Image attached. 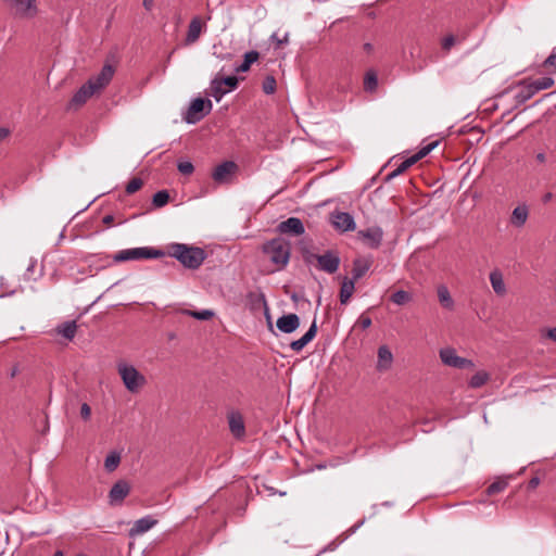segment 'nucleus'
I'll use <instances>...</instances> for the list:
<instances>
[{
  "instance_id": "obj_5",
  "label": "nucleus",
  "mask_w": 556,
  "mask_h": 556,
  "mask_svg": "<svg viewBox=\"0 0 556 556\" xmlns=\"http://www.w3.org/2000/svg\"><path fill=\"white\" fill-rule=\"evenodd\" d=\"M14 15L21 20H33L39 14L37 0H5Z\"/></svg>"
},
{
  "instance_id": "obj_11",
  "label": "nucleus",
  "mask_w": 556,
  "mask_h": 556,
  "mask_svg": "<svg viewBox=\"0 0 556 556\" xmlns=\"http://www.w3.org/2000/svg\"><path fill=\"white\" fill-rule=\"evenodd\" d=\"M237 169V164L232 161H226L215 167L212 177L218 184H226Z\"/></svg>"
},
{
  "instance_id": "obj_51",
  "label": "nucleus",
  "mask_w": 556,
  "mask_h": 556,
  "mask_svg": "<svg viewBox=\"0 0 556 556\" xmlns=\"http://www.w3.org/2000/svg\"><path fill=\"white\" fill-rule=\"evenodd\" d=\"M142 5L147 11H152L154 8V0H143Z\"/></svg>"
},
{
  "instance_id": "obj_2",
  "label": "nucleus",
  "mask_w": 556,
  "mask_h": 556,
  "mask_svg": "<svg viewBox=\"0 0 556 556\" xmlns=\"http://www.w3.org/2000/svg\"><path fill=\"white\" fill-rule=\"evenodd\" d=\"M262 251L268 256L277 269H282L289 263L291 244L286 239L278 237L265 242L262 247Z\"/></svg>"
},
{
  "instance_id": "obj_12",
  "label": "nucleus",
  "mask_w": 556,
  "mask_h": 556,
  "mask_svg": "<svg viewBox=\"0 0 556 556\" xmlns=\"http://www.w3.org/2000/svg\"><path fill=\"white\" fill-rule=\"evenodd\" d=\"M277 230L280 233L292 236H301L305 232L304 225L298 217H289L288 219L281 222L277 226Z\"/></svg>"
},
{
  "instance_id": "obj_44",
  "label": "nucleus",
  "mask_w": 556,
  "mask_h": 556,
  "mask_svg": "<svg viewBox=\"0 0 556 556\" xmlns=\"http://www.w3.org/2000/svg\"><path fill=\"white\" fill-rule=\"evenodd\" d=\"M506 485L507 483L505 481H495L488 486V493L491 495L500 493L506 488Z\"/></svg>"
},
{
  "instance_id": "obj_4",
  "label": "nucleus",
  "mask_w": 556,
  "mask_h": 556,
  "mask_svg": "<svg viewBox=\"0 0 556 556\" xmlns=\"http://www.w3.org/2000/svg\"><path fill=\"white\" fill-rule=\"evenodd\" d=\"M165 256L164 251L149 247L131 248L121 250L113 255V261L116 263L148 260V258H160Z\"/></svg>"
},
{
  "instance_id": "obj_54",
  "label": "nucleus",
  "mask_w": 556,
  "mask_h": 556,
  "mask_svg": "<svg viewBox=\"0 0 556 556\" xmlns=\"http://www.w3.org/2000/svg\"><path fill=\"white\" fill-rule=\"evenodd\" d=\"M103 224H105L106 226H111L114 222V217L113 215H105L102 219Z\"/></svg>"
},
{
  "instance_id": "obj_33",
  "label": "nucleus",
  "mask_w": 556,
  "mask_h": 556,
  "mask_svg": "<svg viewBox=\"0 0 556 556\" xmlns=\"http://www.w3.org/2000/svg\"><path fill=\"white\" fill-rule=\"evenodd\" d=\"M415 163H417V160L414 157V155L407 157L393 172H391L388 175V179L394 178V177L403 174L405 170H407Z\"/></svg>"
},
{
  "instance_id": "obj_50",
  "label": "nucleus",
  "mask_w": 556,
  "mask_h": 556,
  "mask_svg": "<svg viewBox=\"0 0 556 556\" xmlns=\"http://www.w3.org/2000/svg\"><path fill=\"white\" fill-rule=\"evenodd\" d=\"M545 336L556 342V327L547 329Z\"/></svg>"
},
{
  "instance_id": "obj_10",
  "label": "nucleus",
  "mask_w": 556,
  "mask_h": 556,
  "mask_svg": "<svg viewBox=\"0 0 556 556\" xmlns=\"http://www.w3.org/2000/svg\"><path fill=\"white\" fill-rule=\"evenodd\" d=\"M331 224L337 230L341 232L353 231L356 228L353 216L346 212L332 213Z\"/></svg>"
},
{
  "instance_id": "obj_25",
  "label": "nucleus",
  "mask_w": 556,
  "mask_h": 556,
  "mask_svg": "<svg viewBox=\"0 0 556 556\" xmlns=\"http://www.w3.org/2000/svg\"><path fill=\"white\" fill-rule=\"evenodd\" d=\"M355 290V281L353 279L344 278L340 289V302L346 304Z\"/></svg>"
},
{
  "instance_id": "obj_15",
  "label": "nucleus",
  "mask_w": 556,
  "mask_h": 556,
  "mask_svg": "<svg viewBox=\"0 0 556 556\" xmlns=\"http://www.w3.org/2000/svg\"><path fill=\"white\" fill-rule=\"evenodd\" d=\"M227 418L231 434L237 439L244 438L245 425L242 415L239 412H230Z\"/></svg>"
},
{
  "instance_id": "obj_41",
  "label": "nucleus",
  "mask_w": 556,
  "mask_h": 556,
  "mask_svg": "<svg viewBox=\"0 0 556 556\" xmlns=\"http://www.w3.org/2000/svg\"><path fill=\"white\" fill-rule=\"evenodd\" d=\"M222 85H224L229 91L233 90L238 86V78L236 76H227L225 78H219Z\"/></svg>"
},
{
  "instance_id": "obj_24",
  "label": "nucleus",
  "mask_w": 556,
  "mask_h": 556,
  "mask_svg": "<svg viewBox=\"0 0 556 556\" xmlns=\"http://www.w3.org/2000/svg\"><path fill=\"white\" fill-rule=\"evenodd\" d=\"M371 262L367 258H356L353 263V280L356 281L361 279L370 268Z\"/></svg>"
},
{
  "instance_id": "obj_39",
  "label": "nucleus",
  "mask_w": 556,
  "mask_h": 556,
  "mask_svg": "<svg viewBox=\"0 0 556 556\" xmlns=\"http://www.w3.org/2000/svg\"><path fill=\"white\" fill-rule=\"evenodd\" d=\"M143 185V181L138 178V177H135L132 178L126 186V192L128 194H132L135 193L136 191H138Z\"/></svg>"
},
{
  "instance_id": "obj_56",
  "label": "nucleus",
  "mask_w": 556,
  "mask_h": 556,
  "mask_svg": "<svg viewBox=\"0 0 556 556\" xmlns=\"http://www.w3.org/2000/svg\"><path fill=\"white\" fill-rule=\"evenodd\" d=\"M553 199V194L551 192H547L543 195V203H548Z\"/></svg>"
},
{
  "instance_id": "obj_31",
  "label": "nucleus",
  "mask_w": 556,
  "mask_h": 556,
  "mask_svg": "<svg viewBox=\"0 0 556 556\" xmlns=\"http://www.w3.org/2000/svg\"><path fill=\"white\" fill-rule=\"evenodd\" d=\"M76 330H77V325L74 320L65 321L58 327V333H60L67 340H72L75 337Z\"/></svg>"
},
{
  "instance_id": "obj_46",
  "label": "nucleus",
  "mask_w": 556,
  "mask_h": 556,
  "mask_svg": "<svg viewBox=\"0 0 556 556\" xmlns=\"http://www.w3.org/2000/svg\"><path fill=\"white\" fill-rule=\"evenodd\" d=\"M456 43V38L455 36L453 35H448L446 37L443 38L442 40V48L445 50V51H448L451 50V48Z\"/></svg>"
},
{
  "instance_id": "obj_21",
  "label": "nucleus",
  "mask_w": 556,
  "mask_h": 556,
  "mask_svg": "<svg viewBox=\"0 0 556 556\" xmlns=\"http://www.w3.org/2000/svg\"><path fill=\"white\" fill-rule=\"evenodd\" d=\"M156 523V519L151 516H146L134 523L132 528L129 530V534L130 536L142 534L152 529Z\"/></svg>"
},
{
  "instance_id": "obj_23",
  "label": "nucleus",
  "mask_w": 556,
  "mask_h": 556,
  "mask_svg": "<svg viewBox=\"0 0 556 556\" xmlns=\"http://www.w3.org/2000/svg\"><path fill=\"white\" fill-rule=\"evenodd\" d=\"M490 282L497 295L503 296L506 294V286L501 270L494 269L490 273Z\"/></svg>"
},
{
  "instance_id": "obj_35",
  "label": "nucleus",
  "mask_w": 556,
  "mask_h": 556,
  "mask_svg": "<svg viewBox=\"0 0 556 556\" xmlns=\"http://www.w3.org/2000/svg\"><path fill=\"white\" fill-rule=\"evenodd\" d=\"M121 463V455L117 452H111L104 460V468L106 471H114Z\"/></svg>"
},
{
  "instance_id": "obj_59",
  "label": "nucleus",
  "mask_w": 556,
  "mask_h": 556,
  "mask_svg": "<svg viewBox=\"0 0 556 556\" xmlns=\"http://www.w3.org/2000/svg\"><path fill=\"white\" fill-rule=\"evenodd\" d=\"M77 556H85V555H77Z\"/></svg>"
},
{
  "instance_id": "obj_18",
  "label": "nucleus",
  "mask_w": 556,
  "mask_h": 556,
  "mask_svg": "<svg viewBox=\"0 0 556 556\" xmlns=\"http://www.w3.org/2000/svg\"><path fill=\"white\" fill-rule=\"evenodd\" d=\"M98 94L91 85L86 83L83 85L71 100V105L78 108L85 104L92 96Z\"/></svg>"
},
{
  "instance_id": "obj_16",
  "label": "nucleus",
  "mask_w": 556,
  "mask_h": 556,
  "mask_svg": "<svg viewBox=\"0 0 556 556\" xmlns=\"http://www.w3.org/2000/svg\"><path fill=\"white\" fill-rule=\"evenodd\" d=\"M277 328L283 333H292L300 326V318L296 314L282 315L277 319Z\"/></svg>"
},
{
  "instance_id": "obj_58",
  "label": "nucleus",
  "mask_w": 556,
  "mask_h": 556,
  "mask_svg": "<svg viewBox=\"0 0 556 556\" xmlns=\"http://www.w3.org/2000/svg\"><path fill=\"white\" fill-rule=\"evenodd\" d=\"M53 556H64L62 551H56Z\"/></svg>"
},
{
  "instance_id": "obj_48",
  "label": "nucleus",
  "mask_w": 556,
  "mask_h": 556,
  "mask_svg": "<svg viewBox=\"0 0 556 556\" xmlns=\"http://www.w3.org/2000/svg\"><path fill=\"white\" fill-rule=\"evenodd\" d=\"M357 324L363 328V329H367L371 326V318L368 317V316H365V315H361L358 320H357Z\"/></svg>"
},
{
  "instance_id": "obj_1",
  "label": "nucleus",
  "mask_w": 556,
  "mask_h": 556,
  "mask_svg": "<svg viewBox=\"0 0 556 556\" xmlns=\"http://www.w3.org/2000/svg\"><path fill=\"white\" fill-rule=\"evenodd\" d=\"M164 253L176 258L184 267L189 269L199 268L206 258L203 249L185 243H170L166 247Z\"/></svg>"
},
{
  "instance_id": "obj_3",
  "label": "nucleus",
  "mask_w": 556,
  "mask_h": 556,
  "mask_svg": "<svg viewBox=\"0 0 556 556\" xmlns=\"http://www.w3.org/2000/svg\"><path fill=\"white\" fill-rule=\"evenodd\" d=\"M116 369L125 389L132 394L139 393L148 383L146 376L125 361L118 362Z\"/></svg>"
},
{
  "instance_id": "obj_40",
  "label": "nucleus",
  "mask_w": 556,
  "mask_h": 556,
  "mask_svg": "<svg viewBox=\"0 0 556 556\" xmlns=\"http://www.w3.org/2000/svg\"><path fill=\"white\" fill-rule=\"evenodd\" d=\"M263 90L266 94H271L276 90V80L273 76H267L263 83Z\"/></svg>"
},
{
  "instance_id": "obj_26",
  "label": "nucleus",
  "mask_w": 556,
  "mask_h": 556,
  "mask_svg": "<svg viewBox=\"0 0 556 556\" xmlns=\"http://www.w3.org/2000/svg\"><path fill=\"white\" fill-rule=\"evenodd\" d=\"M438 299L440 304L447 309H452L454 306V301L451 296V293L446 286L440 285L437 289Z\"/></svg>"
},
{
  "instance_id": "obj_55",
  "label": "nucleus",
  "mask_w": 556,
  "mask_h": 556,
  "mask_svg": "<svg viewBox=\"0 0 556 556\" xmlns=\"http://www.w3.org/2000/svg\"><path fill=\"white\" fill-rule=\"evenodd\" d=\"M363 49L366 53H371L374 50V46L370 42H366L363 45Z\"/></svg>"
},
{
  "instance_id": "obj_32",
  "label": "nucleus",
  "mask_w": 556,
  "mask_h": 556,
  "mask_svg": "<svg viewBox=\"0 0 556 556\" xmlns=\"http://www.w3.org/2000/svg\"><path fill=\"white\" fill-rule=\"evenodd\" d=\"M534 93L551 88L554 85L552 77H542L529 83Z\"/></svg>"
},
{
  "instance_id": "obj_19",
  "label": "nucleus",
  "mask_w": 556,
  "mask_h": 556,
  "mask_svg": "<svg viewBox=\"0 0 556 556\" xmlns=\"http://www.w3.org/2000/svg\"><path fill=\"white\" fill-rule=\"evenodd\" d=\"M316 333L317 325L316 321L314 320L308 330L300 339L291 342L290 348L294 352L302 351L316 337Z\"/></svg>"
},
{
  "instance_id": "obj_17",
  "label": "nucleus",
  "mask_w": 556,
  "mask_h": 556,
  "mask_svg": "<svg viewBox=\"0 0 556 556\" xmlns=\"http://www.w3.org/2000/svg\"><path fill=\"white\" fill-rule=\"evenodd\" d=\"M319 268L328 274H333L338 270L340 258L332 252H327L317 256Z\"/></svg>"
},
{
  "instance_id": "obj_22",
  "label": "nucleus",
  "mask_w": 556,
  "mask_h": 556,
  "mask_svg": "<svg viewBox=\"0 0 556 556\" xmlns=\"http://www.w3.org/2000/svg\"><path fill=\"white\" fill-rule=\"evenodd\" d=\"M204 27V23L200 20V17H193L189 24L187 36H186V45H192L198 41L202 30Z\"/></svg>"
},
{
  "instance_id": "obj_20",
  "label": "nucleus",
  "mask_w": 556,
  "mask_h": 556,
  "mask_svg": "<svg viewBox=\"0 0 556 556\" xmlns=\"http://www.w3.org/2000/svg\"><path fill=\"white\" fill-rule=\"evenodd\" d=\"M378 361H377V369L379 371H386L391 368L393 363V354L391 350L387 345H381L378 349Z\"/></svg>"
},
{
  "instance_id": "obj_42",
  "label": "nucleus",
  "mask_w": 556,
  "mask_h": 556,
  "mask_svg": "<svg viewBox=\"0 0 556 556\" xmlns=\"http://www.w3.org/2000/svg\"><path fill=\"white\" fill-rule=\"evenodd\" d=\"M437 144H438V142H433V143H429L426 147H422L417 153L414 154V157L418 162L419 160H421L422 157L428 155L435 148Z\"/></svg>"
},
{
  "instance_id": "obj_49",
  "label": "nucleus",
  "mask_w": 556,
  "mask_h": 556,
  "mask_svg": "<svg viewBox=\"0 0 556 556\" xmlns=\"http://www.w3.org/2000/svg\"><path fill=\"white\" fill-rule=\"evenodd\" d=\"M270 39H271L273 41H275V42H276V45H277V48H279L281 45H283V43H287V42H288V34H286V35L283 36V38H282V39H281V38H279V37L277 36V34H273V35H271V37H270Z\"/></svg>"
},
{
  "instance_id": "obj_14",
  "label": "nucleus",
  "mask_w": 556,
  "mask_h": 556,
  "mask_svg": "<svg viewBox=\"0 0 556 556\" xmlns=\"http://www.w3.org/2000/svg\"><path fill=\"white\" fill-rule=\"evenodd\" d=\"M529 214L530 210L526 203L517 205L509 216V225L514 228H522L528 222Z\"/></svg>"
},
{
  "instance_id": "obj_43",
  "label": "nucleus",
  "mask_w": 556,
  "mask_h": 556,
  "mask_svg": "<svg viewBox=\"0 0 556 556\" xmlns=\"http://www.w3.org/2000/svg\"><path fill=\"white\" fill-rule=\"evenodd\" d=\"M543 66L545 68H552L554 72H556V48H554L551 54L545 59Z\"/></svg>"
},
{
  "instance_id": "obj_28",
  "label": "nucleus",
  "mask_w": 556,
  "mask_h": 556,
  "mask_svg": "<svg viewBox=\"0 0 556 556\" xmlns=\"http://www.w3.org/2000/svg\"><path fill=\"white\" fill-rule=\"evenodd\" d=\"M258 52L257 51H249L244 54L243 62L235 68L237 73H244L248 72L251 67V65L258 60Z\"/></svg>"
},
{
  "instance_id": "obj_29",
  "label": "nucleus",
  "mask_w": 556,
  "mask_h": 556,
  "mask_svg": "<svg viewBox=\"0 0 556 556\" xmlns=\"http://www.w3.org/2000/svg\"><path fill=\"white\" fill-rule=\"evenodd\" d=\"M534 91L532 90L529 84L522 85L520 89L515 94L516 106L527 102L534 96Z\"/></svg>"
},
{
  "instance_id": "obj_38",
  "label": "nucleus",
  "mask_w": 556,
  "mask_h": 556,
  "mask_svg": "<svg viewBox=\"0 0 556 556\" xmlns=\"http://www.w3.org/2000/svg\"><path fill=\"white\" fill-rule=\"evenodd\" d=\"M410 300V294L404 290H399L394 292L391 296V301L396 305H404L408 303Z\"/></svg>"
},
{
  "instance_id": "obj_45",
  "label": "nucleus",
  "mask_w": 556,
  "mask_h": 556,
  "mask_svg": "<svg viewBox=\"0 0 556 556\" xmlns=\"http://www.w3.org/2000/svg\"><path fill=\"white\" fill-rule=\"evenodd\" d=\"M177 168L182 175H191L194 170L193 164L188 161L179 162Z\"/></svg>"
},
{
  "instance_id": "obj_30",
  "label": "nucleus",
  "mask_w": 556,
  "mask_h": 556,
  "mask_svg": "<svg viewBox=\"0 0 556 556\" xmlns=\"http://www.w3.org/2000/svg\"><path fill=\"white\" fill-rule=\"evenodd\" d=\"M181 314L193 317L199 320H210L215 316V312L213 309H202V311L182 309Z\"/></svg>"
},
{
  "instance_id": "obj_57",
  "label": "nucleus",
  "mask_w": 556,
  "mask_h": 556,
  "mask_svg": "<svg viewBox=\"0 0 556 556\" xmlns=\"http://www.w3.org/2000/svg\"><path fill=\"white\" fill-rule=\"evenodd\" d=\"M536 159H538V161H539V162H541V163L545 162V155H544L543 153H539V154L536 155Z\"/></svg>"
},
{
  "instance_id": "obj_8",
  "label": "nucleus",
  "mask_w": 556,
  "mask_h": 556,
  "mask_svg": "<svg viewBox=\"0 0 556 556\" xmlns=\"http://www.w3.org/2000/svg\"><path fill=\"white\" fill-rule=\"evenodd\" d=\"M114 72V67L111 64H105L100 73L91 77L87 83L93 87L97 93H100L112 80Z\"/></svg>"
},
{
  "instance_id": "obj_13",
  "label": "nucleus",
  "mask_w": 556,
  "mask_h": 556,
  "mask_svg": "<svg viewBox=\"0 0 556 556\" xmlns=\"http://www.w3.org/2000/svg\"><path fill=\"white\" fill-rule=\"evenodd\" d=\"M130 485L125 480H118L109 492V500L111 505L121 504L129 494Z\"/></svg>"
},
{
  "instance_id": "obj_36",
  "label": "nucleus",
  "mask_w": 556,
  "mask_h": 556,
  "mask_svg": "<svg viewBox=\"0 0 556 556\" xmlns=\"http://www.w3.org/2000/svg\"><path fill=\"white\" fill-rule=\"evenodd\" d=\"M378 86V78L375 72L369 71L366 73L364 78V88L366 91H374Z\"/></svg>"
},
{
  "instance_id": "obj_47",
  "label": "nucleus",
  "mask_w": 556,
  "mask_h": 556,
  "mask_svg": "<svg viewBox=\"0 0 556 556\" xmlns=\"http://www.w3.org/2000/svg\"><path fill=\"white\" fill-rule=\"evenodd\" d=\"M80 416L83 419L88 420L91 416V408L87 403H83L80 406Z\"/></svg>"
},
{
  "instance_id": "obj_34",
  "label": "nucleus",
  "mask_w": 556,
  "mask_h": 556,
  "mask_svg": "<svg viewBox=\"0 0 556 556\" xmlns=\"http://www.w3.org/2000/svg\"><path fill=\"white\" fill-rule=\"evenodd\" d=\"M490 379V376L486 371L480 370L477 371L470 379L469 386L473 389L481 388L484 386Z\"/></svg>"
},
{
  "instance_id": "obj_9",
  "label": "nucleus",
  "mask_w": 556,
  "mask_h": 556,
  "mask_svg": "<svg viewBox=\"0 0 556 556\" xmlns=\"http://www.w3.org/2000/svg\"><path fill=\"white\" fill-rule=\"evenodd\" d=\"M357 236L363 240L366 245L370 249H377L380 247L383 238V231L380 227L375 226L364 230H359Z\"/></svg>"
},
{
  "instance_id": "obj_6",
  "label": "nucleus",
  "mask_w": 556,
  "mask_h": 556,
  "mask_svg": "<svg viewBox=\"0 0 556 556\" xmlns=\"http://www.w3.org/2000/svg\"><path fill=\"white\" fill-rule=\"evenodd\" d=\"M212 102L208 99L197 98L190 103L184 119L188 124H195L212 111Z\"/></svg>"
},
{
  "instance_id": "obj_53",
  "label": "nucleus",
  "mask_w": 556,
  "mask_h": 556,
  "mask_svg": "<svg viewBox=\"0 0 556 556\" xmlns=\"http://www.w3.org/2000/svg\"><path fill=\"white\" fill-rule=\"evenodd\" d=\"M10 134V130L5 127H0V141L4 140Z\"/></svg>"
},
{
  "instance_id": "obj_37",
  "label": "nucleus",
  "mask_w": 556,
  "mask_h": 556,
  "mask_svg": "<svg viewBox=\"0 0 556 556\" xmlns=\"http://www.w3.org/2000/svg\"><path fill=\"white\" fill-rule=\"evenodd\" d=\"M169 201V194L166 190H161L154 193L152 203L156 207H163Z\"/></svg>"
},
{
  "instance_id": "obj_52",
  "label": "nucleus",
  "mask_w": 556,
  "mask_h": 556,
  "mask_svg": "<svg viewBox=\"0 0 556 556\" xmlns=\"http://www.w3.org/2000/svg\"><path fill=\"white\" fill-rule=\"evenodd\" d=\"M540 484V479L538 477H533L529 481V489H535Z\"/></svg>"
},
{
  "instance_id": "obj_7",
  "label": "nucleus",
  "mask_w": 556,
  "mask_h": 556,
  "mask_svg": "<svg viewBox=\"0 0 556 556\" xmlns=\"http://www.w3.org/2000/svg\"><path fill=\"white\" fill-rule=\"evenodd\" d=\"M441 362L448 367L464 369V368H472L473 363L468 359L457 355L456 350L453 348H444L439 352Z\"/></svg>"
},
{
  "instance_id": "obj_27",
  "label": "nucleus",
  "mask_w": 556,
  "mask_h": 556,
  "mask_svg": "<svg viewBox=\"0 0 556 556\" xmlns=\"http://www.w3.org/2000/svg\"><path fill=\"white\" fill-rule=\"evenodd\" d=\"M229 92L224 85L220 84L219 77H215L210 85V94L219 102L222 98Z\"/></svg>"
}]
</instances>
